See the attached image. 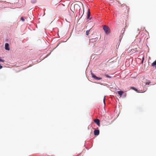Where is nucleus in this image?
Listing matches in <instances>:
<instances>
[{"label": "nucleus", "instance_id": "obj_14", "mask_svg": "<svg viewBox=\"0 0 156 156\" xmlns=\"http://www.w3.org/2000/svg\"><path fill=\"white\" fill-rule=\"evenodd\" d=\"M123 97H126V93H124H124L123 94Z\"/></svg>", "mask_w": 156, "mask_h": 156}, {"label": "nucleus", "instance_id": "obj_8", "mask_svg": "<svg viewBox=\"0 0 156 156\" xmlns=\"http://www.w3.org/2000/svg\"><path fill=\"white\" fill-rule=\"evenodd\" d=\"M120 97H121L122 95L124 93V92L122 91H117Z\"/></svg>", "mask_w": 156, "mask_h": 156}, {"label": "nucleus", "instance_id": "obj_17", "mask_svg": "<svg viewBox=\"0 0 156 156\" xmlns=\"http://www.w3.org/2000/svg\"><path fill=\"white\" fill-rule=\"evenodd\" d=\"M132 88L136 91H137V89L134 87H132Z\"/></svg>", "mask_w": 156, "mask_h": 156}, {"label": "nucleus", "instance_id": "obj_15", "mask_svg": "<svg viewBox=\"0 0 156 156\" xmlns=\"http://www.w3.org/2000/svg\"><path fill=\"white\" fill-rule=\"evenodd\" d=\"M105 96L104 97V98L103 99V102H104V104H105Z\"/></svg>", "mask_w": 156, "mask_h": 156}, {"label": "nucleus", "instance_id": "obj_4", "mask_svg": "<svg viewBox=\"0 0 156 156\" xmlns=\"http://www.w3.org/2000/svg\"><path fill=\"white\" fill-rule=\"evenodd\" d=\"M91 75H92V77H93L96 80H101L102 79V78L101 77H97V76H95L93 73H92Z\"/></svg>", "mask_w": 156, "mask_h": 156}, {"label": "nucleus", "instance_id": "obj_22", "mask_svg": "<svg viewBox=\"0 0 156 156\" xmlns=\"http://www.w3.org/2000/svg\"><path fill=\"white\" fill-rule=\"evenodd\" d=\"M94 39L93 38H92V39H91L90 40H93Z\"/></svg>", "mask_w": 156, "mask_h": 156}, {"label": "nucleus", "instance_id": "obj_6", "mask_svg": "<svg viewBox=\"0 0 156 156\" xmlns=\"http://www.w3.org/2000/svg\"><path fill=\"white\" fill-rule=\"evenodd\" d=\"M94 133L95 135L98 136L99 134V131L98 130L95 129L94 131Z\"/></svg>", "mask_w": 156, "mask_h": 156}, {"label": "nucleus", "instance_id": "obj_3", "mask_svg": "<svg viewBox=\"0 0 156 156\" xmlns=\"http://www.w3.org/2000/svg\"><path fill=\"white\" fill-rule=\"evenodd\" d=\"M126 16H123V15H122L121 16V18L122 19V20L123 21H126L127 20V19L128 18L127 13H126V15H125Z\"/></svg>", "mask_w": 156, "mask_h": 156}, {"label": "nucleus", "instance_id": "obj_10", "mask_svg": "<svg viewBox=\"0 0 156 156\" xmlns=\"http://www.w3.org/2000/svg\"><path fill=\"white\" fill-rule=\"evenodd\" d=\"M156 66V60L154 62L151 64V66Z\"/></svg>", "mask_w": 156, "mask_h": 156}, {"label": "nucleus", "instance_id": "obj_16", "mask_svg": "<svg viewBox=\"0 0 156 156\" xmlns=\"http://www.w3.org/2000/svg\"><path fill=\"white\" fill-rule=\"evenodd\" d=\"M21 20L23 21H24V19L23 17H22L21 18Z\"/></svg>", "mask_w": 156, "mask_h": 156}, {"label": "nucleus", "instance_id": "obj_18", "mask_svg": "<svg viewBox=\"0 0 156 156\" xmlns=\"http://www.w3.org/2000/svg\"><path fill=\"white\" fill-rule=\"evenodd\" d=\"M125 7H126L127 9L128 10V11L129 9V8L127 7L126 5H125Z\"/></svg>", "mask_w": 156, "mask_h": 156}, {"label": "nucleus", "instance_id": "obj_7", "mask_svg": "<svg viewBox=\"0 0 156 156\" xmlns=\"http://www.w3.org/2000/svg\"><path fill=\"white\" fill-rule=\"evenodd\" d=\"M9 44L8 43H5V49L7 50H9Z\"/></svg>", "mask_w": 156, "mask_h": 156}, {"label": "nucleus", "instance_id": "obj_1", "mask_svg": "<svg viewBox=\"0 0 156 156\" xmlns=\"http://www.w3.org/2000/svg\"><path fill=\"white\" fill-rule=\"evenodd\" d=\"M103 29L106 34H108L110 33V30L108 27L104 25L103 27Z\"/></svg>", "mask_w": 156, "mask_h": 156}, {"label": "nucleus", "instance_id": "obj_21", "mask_svg": "<svg viewBox=\"0 0 156 156\" xmlns=\"http://www.w3.org/2000/svg\"><path fill=\"white\" fill-rule=\"evenodd\" d=\"M79 3L80 4H82L80 2H79Z\"/></svg>", "mask_w": 156, "mask_h": 156}, {"label": "nucleus", "instance_id": "obj_5", "mask_svg": "<svg viewBox=\"0 0 156 156\" xmlns=\"http://www.w3.org/2000/svg\"><path fill=\"white\" fill-rule=\"evenodd\" d=\"M94 122L99 126H100V120L98 119H95L94 120Z\"/></svg>", "mask_w": 156, "mask_h": 156}, {"label": "nucleus", "instance_id": "obj_11", "mask_svg": "<svg viewBox=\"0 0 156 156\" xmlns=\"http://www.w3.org/2000/svg\"><path fill=\"white\" fill-rule=\"evenodd\" d=\"M90 30H87L86 32V34L87 35H88L89 34V32H90Z\"/></svg>", "mask_w": 156, "mask_h": 156}, {"label": "nucleus", "instance_id": "obj_12", "mask_svg": "<svg viewBox=\"0 0 156 156\" xmlns=\"http://www.w3.org/2000/svg\"><path fill=\"white\" fill-rule=\"evenodd\" d=\"M105 76H106L107 77H108V78H111V76H109L108 75H107V74H105Z\"/></svg>", "mask_w": 156, "mask_h": 156}, {"label": "nucleus", "instance_id": "obj_23", "mask_svg": "<svg viewBox=\"0 0 156 156\" xmlns=\"http://www.w3.org/2000/svg\"><path fill=\"white\" fill-rule=\"evenodd\" d=\"M155 67L156 68V65L155 66Z\"/></svg>", "mask_w": 156, "mask_h": 156}, {"label": "nucleus", "instance_id": "obj_13", "mask_svg": "<svg viewBox=\"0 0 156 156\" xmlns=\"http://www.w3.org/2000/svg\"><path fill=\"white\" fill-rule=\"evenodd\" d=\"M36 2V0H31V2L32 3H33Z\"/></svg>", "mask_w": 156, "mask_h": 156}, {"label": "nucleus", "instance_id": "obj_19", "mask_svg": "<svg viewBox=\"0 0 156 156\" xmlns=\"http://www.w3.org/2000/svg\"><path fill=\"white\" fill-rule=\"evenodd\" d=\"M3 67L2 66L0 65V69H2Z\"/></svg>", "mask_w": 156, "mask_h": 156}, {"label": "nucleus", "instance_id": "obj_9", "mask_svg": "<svg viewBox=\"0 0 156 156\" xmlns=\"http://www.w3.org/2000/svg\"><path fill=\"white\" fill-rule=\"evenodd\" d=\"M90 10L89 9L88 10V12H87V19H89V17H90Z\"/></svg>", "mask_w": 156, "mask_h": 156}, {"label": "nucleus", "instance_id": "obj_20", "mask_svg": "<svg viewBox=\"0 0 156 156\" xmlns=\"http://www.w3.org/2000/svg\"><path fill=\"white\" fill-rule=\"evenodd\" d=\"M144 59V58H143V60H142V63L143 62V61Z\"/></svg>", "mask_w": 156, "mask_h": 156}, {"label": "nucleus", "instance_id": "obj_2", "mask_svg": "<svg viewBox=\"0 0 156 156\" xmlns=\"http://www.w3.org/2000/svg\"><path fill=\"white\" fill-rule=\"evenodd\" d=\"M73 7L74 8V10L75 9H76V10L77 9H80V6L78 4H75L74 5H73V3L72 4L71 6V8Z\"/></svg>", "mask_w": 156, "mask_h": 156}]
</instances>
